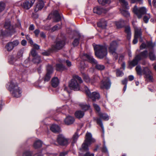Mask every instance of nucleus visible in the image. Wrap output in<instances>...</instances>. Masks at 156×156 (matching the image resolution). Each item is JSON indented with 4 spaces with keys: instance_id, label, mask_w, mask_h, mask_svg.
Instances as JSON below:
<instances>
[{
    "instance_id": "48",
    "label": "nucleus",
    "mask_w": 156,
    "mask_h": 156,
    "mask_svg": "<svg viewBox=\"0 0 156 156\" xmlns=\"http://www.w3.org/2000/svg\"><path fill=\"white\" fill-rule=\"evenodd\" d=\"M30 53L31 55L33 57L36 56H39V55L36 52L35 50L34 49H33L31 50Z\"/></svg>"
},
{
    "instance_id": "36",
    "label": "nucleus",
    "mask_w": 156,
    "mask_h": 156,
    "mask_svg": "<svg viewBox=\"0 0 156 156\" xmlns=\"http://www.w3.org/2000/svg\"><path fill=\"white\" fill-rule=\"evenodd\" d=\"M5 48L8 51H10L13 49V48L10 42H9L5 45Z\"/></svg>"
},
{
    "instance_id": "22",
    "label": "nucleus",
    "mask_w": 156,
    "mask_h": 156,
    "mask_svg": "<svg viewBox=\"0 0 156 156\" xmlns=\"http://www.w3.org/2000/svg\"><path fill=\"white\" fill-rule=\"evenodd\" d=\"M93 12L98 14H100L102 12H105L104 10L99 7H96L93 9Z\"/></svg>"
},
{
    "instance_id": "7",
    "label": "nucleus",
    "mask_w": 156,
    "mask_h": 156,
    "mask_svg": "<svg viewBox=\"0 0 156 156\" xmlns=\"http://www.w3.org/2000/svg\"><path fill=\"white\" fill-rule=\"evenodd\" d=\"M95 140L92 137L91 133L87 132L86 133L84 142L82 145V147L85 150H89L88 147L92 143L95 142Z\"/></svg>"
},
{
    "instance_id": "13",
    "label": "nucleus",
    "mask_w": 156,
    "mask_h": 156,
    "mask_svg": "<svg viewBox=\"0 0 156 156\" xmlns=\"http://www.w3.org/2000/svg\"><path fill=\"white\" fill-rule=\"evenodd\" d=\"M111 83L109 78H106L102 81L101 87L102 89H109L111 86Z\"/></svg>"
},
{
    "instance_id": "31",
    "label": "nucleus",
    "mask_w": 156,
    "mask_h": 156,
    "mask_svg": "<svg viewBox=\"0 0 156 156\" xmlns=\"http://www.w3.org/2000/svg\"><path fill=\"white\" fill-rule=\"evenodd\" d=\"M84 115V112L81 110H78L76 111L75 113L76 117L80 119L83 117Z\"/></svg>"
},
{
    "instance_id": "23",
    "label": "nucleus",
    "mask_w": 156,
    "mask_h": 156,
    "mask_svg": "<svg viewBox=\"0 0 156 156\" xmlns=\"http://www.w3.org/2000/svg\"><path fill=\"white\" fill-rule=\"evenodd\" d=\"M83 37L80 35H79L78 38H75L73 42V44L74 46H77L79 44V40L82 42Z\"/></svg>"
},
{
    "instance_id": "38",
    "label": "nucleus",
    "mask_w": 156,
    "mask_h": 156,
    "mask_svg": "<svg viewBox=\"0 0 156 156\" xmlns=\"http://www.w3.org/2000/svg\"><path fill=\"white\" fill-rule=\"evenodd\" d=\"M56 69L57 71H62L66 69V67L61 64L56 65Z\"/></svg>"
},
{
    "instance_id": "21",
    "label": "nucleus",
    "mask_w": 156,
    "mask_h": 156,
    "mask_svg": "<svg viewBox=\"0 0 156 156\" xmlns=\"http://www.w3.org/2000/svg\"><path fill=\"white\" fill-rule=\"evenodd\" d=\"M50 130L53 132L57 133L60 131L59 127L57 125L53 124L50 126Z\"/></svg>"
},
{
    "instance_id": "6",
    "label": "nucleus",
    "mask_w": 156,
    "mask_h": 156,
    "mask_svg": "<svg viewBox=\"0 0 156 156\" xmlns=\"http://www.w3.org/2000/svg\"><path fill=\"white\" fill-rule=\"evenodd\" d=\"M82 58L83 60H87L90 63L95 65L96 68L98 70H102L105 69V66L104 65L98 63L97 61L90 55L84 54Z\"/></svg>"
},
{
    "instance_id": "55",
    "label": "nucleus",
    "mask_w": 156,
    "mask_h": 156,
    "mask_svg": "<svg viewBox=\"0 0 156 156\" xmlns=\"http://www.w3.org/2000/svg\"><path fill=\"white\" fill-rule=\"evenodd\" d=\"M102 151L103 152H108L107 149L104 144L103 147L102 149Z\"/></svg>"
},
{
    "instance_id": "53",
    "label": "nucleus",
    "mask_w": 156,
    "mask_h": 156,
    "mask_svg": "<svg viewBox=\"0 0 156 156\" xmlns=\"http://www.w3.org/2000/svg\"><path fill=\"white\" fill-rule=\"evenodd\" d=\"M80 67L81 70H83L85 67V63L83 61H82L81 62L80 65Z\"/></svg>"
},
{
    "instance_id": "10",
    "label": "nucleus",
    "mask_w": 156,
    "mask_h": 156,
    "mask_svg": "<svg viewBox=\"0 0 156 156\" xmlns=\"http://www.w3.org/2000/svg\"><path fill=\"white\" fill-rule=\"evenodd\" d=\"M57 141L59 145L66 146L70 142L71 140L70 139L66 138L63 135L60 134L58 136Z\"/></svg>"
},
{
    "instance_id": "12",
    "label": "nucleus",
    "mask_w": 156,
    "mask_h": 156,
    "mask_svg": "<svg viewBox=\"0 0 156 156\" xmlns=\"http://www.w3.org/2000/svg\"><path fill=\"white\" fill-rule=\"evenodd\" d=\"M135 36L134 38L133 41V43L134 44H135L137 42V39L140 37V41H142V39L141 37V32L140 29H139L137 27L135 28Z\"/></svg>"
},
{
    "instance_id": "40",
    "label": "nucleus",
    "mask_w": 156,
    "mask_h": 156,
    "mask_svg": "<svg viewBox=\"0 0 156 156\" xmlns=\"http://www.w3.org/2000/svg\"><path fill=\"white\" fill-rule=\"evenodd\" d=\"M98 2L103 5H105L106 4H110L112 0H98Z\"/></svg>"
},
{
    "instance_id": "35",
    "label": "nucleus",
    "mask_w": 156,
    "mask_h": 156,
    "mask_svg": "<svg viewBox=\"0 0 156 156\" xmlns=\"http://www.w3.org/2000/svg\"><path fill=\"white\" fill-rule=\"evenodd\" d=\"M148 56L151 60L153 61L155 60V56L153 50H150Z\"/></svg>"
},
{
    "instance_id": "42",
    "label": "nucleus",
    "mask_w": 156,
    "mask_h": 156,
    "mask_svg": "<svg viewBox=\"0 0 156 156\" xmlns=\"http://www.w3.org/2000/svg\"><path fill=\"white\" fill-rule=\"evenodd\" d=\"M121 12L124 16L126 17H128L130 16L129 13L127 10L122 9Z\"/></svg>"
},
{
    "instance_id": "16",
    "label": "nucleus",
    "mask_w": 156,
    "mask_h": 156,
    "mask_svg": "<svg viewBox=\"0 0 156 156\" xmlns=\"http://www.w3.org/2000/svg\"><path fill=\"white\" fill-rule=\"evenodd\" d=\"M44 2L42 0H39L36 5V6L34 9V11L35 12L41 10L44 6Z\"/></svg>"
},
{
    "instance_id": "51",
    "label": "nucleus",
    "mask_w": 156,
    "mask_h": 156,
    "mask_svg": "<svg viewBox=\"0 0 156 156\" xmlns=\"http://www.w3.org/2000/svg\"><path fill=\"white\" fill-rule=\"evenodd\" d=\"M5 5L2 2H0V12L2 11L4 9Z\"/></svg>"
},
{
    "instance_id": "28",
    "label": "nucleus",
    "mask_w": 156,
    "mask_h": 156,
    "mask_svg": "<svg viewBox=\"0 0 156 156\" xmlns=\"http://www.w3.org/2000/svg\"><path fill=\"white\" fill-rule=\"evenodd\" d=\"M140 60V58L137 55L133 60L129 63V65L133 66H135L137 64L138 61Z\"/></svg>"
},
{
    "instance_id": "60",
    "label": "nucleus",
    "mask_w": 156,
    "mask_h": 156,
    "mask_svg": "<svg viewBox=\"0 0 156 156\" xmlns=\"http://www.w3.org/2000/svg\"><path fill=\"white\" fill-rule=\"evenodd\" d=\"M40 33V31L38 29H36L34 31V33L36 36H37Z\"/></svg>"
},
{
    "instance_id": "2",
    "label": "nucleus",
    "mask_w": 156,
    "mask_h": 156,
    "mask_svg": "<svg viewBox=\"0 0 156 156\" xmlns=\"http://www.w3.org/2000/svg\"><path fill=\"white\" fill-rule=\"evenodd\" d=\"M6 88L10 91L12 95L16 98H19L21 96L22 91L16 84L11 81L6 85Z\"/></svg>"
},
{
    "instance_id": "30",
    "label": "nucleus",
    "mask_w": 156,
    "mask_h": 156,
    "mask_svg": "<svg viewBox=\"0 0 156 156\" xmlns=\"http://www.w3.org/2000/svg\"><path fill=\"white\" fill-rule=\"evenodd\" d=\"M139 56V58L141 59L147 58L148 56V52L147 51L145 50L140 53V54L137 55Z\"/></svg>"
},
{
    "instance_id": "20",
    "label": "nucleus",
    "mask_w": 156,
    "mask_h": 156,
    "mask_svg": "<svg viewBox=\"0 0 156 156\" xmlns=\"http://www.w3.org/2000/svg\"><path fill=\"white\" fill-rule=\"evenodd\" d=\"M74 121V118L71 116H67L64 119L65 123L67 125H69L73 124Z\"/></svg>"
},
{
    "instance_id": "32",
    "label": "nucleus",
    "mask_w": 156,
    "mask_h": 156,
    "mask_svg": "<svg viewBox=\"0 0 156 156\" xmlns=\"http://www.w3.org/2000/svg\"><path fill=\"white\" fill-rule=\"evenodd\" d=\"M119 1L123 8L127 9H129L128 2L125 0H119Z\"/></svg>"
},
{
    "instance_id": "19",
    "label": "nucleus",
    "mask_w": 156,
    "mask_h": 156,
    "mask_svg": "<svg viewBox=\"0 0 156 156\" xmlns=\"http://www.w3.org/2000/svg\"><path fill=\"white\" fill-rule=\"evenodd\" d=\"M83 76L84 80L87 83H90L93 84L96 81L94 77L92 79H90L88 75L85 74H83Z\"/></svg>"
},
{
    "instance_id": "62",
    "label": "nucleus",
    "mask_w": 156,
    "mask_h": 156,
    "mask_svg": "<svg viewBox=\"0 0 156 156\" xmlns=\"http://www.w3.org/2000/svg\"><path fill=\"white\" fill-rule=\"evenodd\" d=\"M137 1L140 2V3H142L141 0H131V3H135Z\"/></svg>"
},
{
    "instance_id": "47",
    "label": "nucleus",
    "mask_w": 156,
    "mask_h": 156,
    "mask_svg": "<svg viewBox=\"0 0 156 156\" xmlns=\"http://www.w3.org/2000/svg\"><path fill=\"white\" fill-rule=\"evenodd\" d=\"M23 50H20L18 52L16 56L17 58H19L23 56Z\"/></svg>"
},
{
    "instance_id": "58",
    "label": "nucleus",
    "mask_w": 156,
    "mask_h": 156,
    "mask_svg": "<svg viewBox=\"0 0 156 156\" xmlns=\"http://www.w3.org/2000/svg\"><path fill=\"white\" fill-rule=\"evenodd\" d=\"M66 64L67 66L68 67H70L71 66L72 64L71 62L68 60H67L66 61Z\"/></svg>"
},
{
    "instance_id": "9",
    "label": "nucleus",
    "mask_w": 156,
    "mask_h": 156,
    "mask_svg": "<svg viewBox=\"0 0 156 156\" xmlns=\"http://www.w3.org/2000/svg\"><path fill=\"white\" fill-rule=\"evenodd\" d=\"M119 45L118 43L116 41L112 42L108 48L109 52L113 55L115 60L118 58V55L116 52V51Z\"/></svg>"
},
{
    "instance_id": "11",
    "label": "nucleus",
    "mask_w": 156,
    "mask_h": 156,
    "mask_svg": "<svg viewBox=\"0 0 156 156\" xmlns=\"http://www.w3.org/2000/svg\"><path fill=\"white\" fill-rule=\"evenodd\" d=\"M133 11L139 18H140L143 15L146 13L147 9L144 7L138 8L137 6L135 5L133 8Z\"/></svg>"
},
{
    "instance_id": "33",
    "label": "nucleus",
    "mask_w": 156,
    "mask_h": 156,
    "mask_svg": "<svg viewBox=\"0 0 156 156\" xmlns=\"http://www.w3.org/2000/svg\"><path fill=\"white\" fill-rule=\"evenodd\" d=\"M32 61L35 63L39 64L41 62V60L40 56H37L33 57Z\"/></svg>"
},
{
    "instance_id": "57",
    "label": "nucleus",
    "mask_w": 156,
    "mask_h": 156,
    "mask_svg": "<svg viewBox=\"0 0 156 156\" xmlns=\"http://www.w3.org/2000/svg\"><path fill=\"white\" fill-rule=\"evenodd\" d=\"M84 156H94V154L93 153L91 154L88 151L84 155Z\"/></svg>"
},
{
    "instance_id": "29",
    "label": "nucleus",
    "mask_w": 156,
    "mask_h": 156,
    "mask_svg": "<svg viewBox=\"0 0 156 156\" xmlns=\"http://www.w3.org/2000/svg\"><path fill=\"white\" fill-rule=\"evenodd\" d=\"M125 32L127 34V38L128 40H130L131 37V32L130 31V27L129 26L125 27Z\"/></svg>"
},
{
    "instance_id": "18",
    "label": "nucleus",
    "mask_w": 156,
    "mask_h": 156,
    "mask_svg": "<svg viewBox=\"0 0 156 156\" xmlns=\"http://www.w3.org/2000/svg\"><path fill=\"white\" fill-rule=\"evenodd\" d=\"M155 44L154 43H153L152 42H147L146 44L142 43L140 46L141 49L148 48L151 49H152L155 46Z\"/></svg>"
},
{
    "instance_id": "49",
    "label": "nucleus",
    "mask_w": 156,
    "mask_h": 156,
    "mask_svg": "<svg viewBox=\"0 0 156 156\" xmlns=\"http://www.w3.org/2000/svg\"><path fill=\"white\" fill-rule=\"evenodd\" d=\"M116 76H121L123 75V73L122 71H120L119 69L116 70Z\"/></svg>"
},
{
    "instance_id": "26",
    "label": "nucleus",
    "mask_w": 156,
    "mask_h": 156,
    "mask_svg": "<svg viewBox=\"0 0 156 156\" xmlns=\"http://www.w3.org/2000/svg\"><path fill=\"white\" fill-rule=\"evenodd\" d=\"M59 81L57 77L53 78L51 80V84L52 87H56L58 85Z\"/></svg>"
},
{
    "instance_id": "34",
    "label": "nucleus",
    "mask_w": 156,
    "mask_h": 156,
    "mask_svg": "<svg viewBox=\"0 0 156 156\" xmlns=\"http://www.w3.org/2000/svg\"><path fill=\"white\" fill-rule=\"evenodd\" d=\"M100 118L105 120H108L109 119L108 116L106 114L99 113L98 114Z\"/></svg>"
},
{
    "instance_id": "8",
    "label": "nucleus",
    "mask_w": 156,
    "mask_h": 156,
    "mask_svg": "<svg viewBox=\"0 0 156 156\" xmlns=\"http://www.w3.org/2000/svg\"><path fill=\"white\" fill-rule=\"evenodd\" d=\"M83 90L85 91L87 95L91 98L93 101H95L96 99H98L100 97L99 94L96 92L90 93L88 88L86 86H84L83 88Z\"/></svg>"
},
{
    "instance_id": "45",
    "label": "nucleus",
    "mask_w": 156,
    "mask_h": 156,
    "mask_svg": "<svg viewBox=\"0 0 156 156\" xmlns=\"http://www.w3.org/2000/svg\"><path fill=\"white\" fill-rule=\"evenodd\" d=\"M93 106L96 111L97 112H98V113H100V111L101 109L99 106L95 103H93Z\"/></svg>"
},
{
    "instance_id": "25",
    "label": "nucleus",
    "mask_w": 156,
    "mask_h": 156,
    "mask_svg": "<svg viewBox=\"0 0 156 156\" xmlns=\"http://www.w3.org/2000/svg\"><path fill=\"white\" fill-rule=\"evenodd\" d=\"M53 14L54 17L55 21L58 22L61 20V17L57 11L56 10L54 11Z\"/></svg>"
},
{
    "instance_id": "27",
    "label": "nucleus",
    "mask_w": 156,
    "mask_h": 156,
    "mask_svg": "<svg viewBox=\"0 0 156 156\" xmlns=\"http://www.w3.org/2000/svg\"><path fill=\"white\" fill-rule=\"evenodd\" d=\"M80 107L84 111H87L90 108V106L89 105H86L83 103H80L79 104Z\"/></svg>"
},
{
    "instance_id": "52",
    "label": "nucleus",
    "mask_w": 156,
    "mask_h": 156,
    "mask_svg": "<svg viewBox=\"0 0 156 156\" xmlns=\"http://www.w3.org/2000/svg\"><path fill=\"white\" fill-rule=\"evenodd\" d=\"M23 156H32V155L30 152L27 151L23 153Z\"/></svg>"
},
{
    "instance_id": "24",
    "label": "nucleus",
    "mask_w": 156,
    "mask_h": 156,
    "mask_svg": "<svg viewBox=\"0 0 156 156\" xmlns=\"http://www.w3.org/2000/svg\"><path fill=\"white\" fill-rule=\"evenodd\" d=\"M97 25L98 27L105 29L107 26V22L104 19H102L98 23Z\"/></svg>"
},
{
    "instance_id": "37",
    "label": "nucleus",
    "mask_w": 156,
    "mask_h": 156,
    "mask_svg": "<svg viewBox=\"0 0 156 156\" xmlns=\"http://www.w3.org/2000/svg\"><path fill=\"white\" fill-rule=\"evenodd\" d=\"M42 143L40 140H37L34 143V146L35 148H37L41 146Z\"/></svg>"
},
{
    "instance_id": "15",
    "label": "nucleus",
    "mask_w": 156,
    "mask_h": 156,
    "mask_svg": "<svg viewBox=\"0 0 156 156\" xmlns=\"http://www.w3.org/2000/svg\"><path fill=\"white\" fill-rule=\"evenodd\" d=\"M35 1V0H27L23 3V7L26 9H28L33 6Z\"/></svg>"
},
{
    "instance_id": "46",
    "label": "nucleus",
    "mask_w": 156,
    "mask_h": 156,
    "mask_svg": "<svg viewBox=\"0 0 156 156\" xmlns=\"http://www.w3.org/2000/svg\"><path fill=\"white\" fill-rule=\"evenodd\" d=\"M16 61L15 58L13 56H10L9 59V63L11 64H13L14 62Z\"/></svg>"
},
{
    "instance_id": "61",
    "label": "nucleus",
    "mask_w": 156,
    "mask_h": 156,
    "mask_svg": "<svg viewBox=\"0 0 156 156\" xmlns=\"http://www.w3.org/2000/svg\"><path fill=\"white\" fill-rule=\"evenodd\" d=\"M21 44L23 46H25L27 44V41L25 40H22L21 42Z\"/></svg>"
},
{
    "instance_id": "17",
    "label": "nucleus",
    "mask_w": 156,
    "mask_h": 156,
    "mask_svg": "<svg viewBox=\"0 0 156 156\" xmlns=\"http://www.w3.org/2000/svg\"><path fill=\"white\" fill-rule=\"evenodd\" d=\"M65 42L63 41H61L56 42L55 45H54L52 49L53 50H59L61 49L64 45Z\"/></svg>"
},
{
    "instance_id": "41",
    "label": "nucleus",
    "mask_w": 156,
    "mask_h": 156,
    "mask_svg": "<svg viewBox=\"0 0 156 156\" xmlns=\"http://www.w3.org/2000/svg\"><path fill=\"white\" fill-rule=\"evenodd\" d=\"M94 119L96 120L97 123L98 124H99L101 126L103 132H104V126H103L101 120L98 118H94Z\"/></svg>"
},
{
    "instance_id": "50",
    "label": "nucleus",
    "mask_w": 156,
    "mask_h": 156,
    "mask_svg": "<svg viewBox=\"0 0 156 156\" xmlns=\"http://www.w3.org/2000/svg\"><path fill=\"white\" fill-rule=\"evenodd\" d=\"M61 28L60 25L59 24H57L53 27L52 29L51 30L53 31H54L60 29Z\"/></svg>"
},
{
    "instance_id": "4",
    "label": "nucleus",
    "mask_w": 156,
    "mask_h": 156,
    "mask_svg": "<svg viewBox=\"0 0 156 156\" xmlns=\"http://www.w3.org/2000/svg\"><path fill=\"white\" fill-rule=\"evenodd\" d=\"M82 82L83 80L80 77L77 75L74 76L69 83V87L71 89L79 90L80 89L79 84Z\"/></svg>"
},
{
    "instance_id": "44",
    "label": "nucleus",
    "mask_w": 156,
    "mask_h": 156,
    "mask_svg": "<svg viewBox=\"0 0 156 156\" xmlns=\"http://www.w3.org/2000/svg\"><path fill=\"white\" fill-rule=\"evenodd\" d=\"M12 44V46L13 47V48L14 47H16L19 44V42L18 40H16L13 41L12 42H10Z\"/></svg>"
},
{
    "instance_id": "1",
    "label": "nucleus",
    "mask_w": 156,
    "mask_h": 156,
    "mask_svg": "<svg viewBox=\"0 0 156 156\" xmlns=\"http://www.w3.org/2000/svg\"><path fill=\"white\" fill-rule=\"evenodd\" d=\"M136 70L137 73L140 75L143 74L145 80L147 82H151L153 81V77L152 73L147 67H144L141 70V67L140 66H137L136 67Z\"/></svg>"
},
{
    "instance_id": "63",
    "label": "nucleus",
    "mask_w": 156,
    "mask_h": 156,
    "mask_svg": "<svg viewBox=\"0 0 156 156\" xmlns=\"http://www.w3.org/2000/svg\"><path fill=\"white\" fill-rule=\"evenodd\" d=\"M34 29V26L33 24H31L29 27L30 30H33Z\"/></svg>"
},
{
    "instance_id": "64",
    "label": "nucleus",
    "mask_w": 156,
    "mask_h": 156,
    "mask_svg": "<svg viewBox=\"0 0 156 156\" xmlns=\"http://www.w3.org/2000/svg\"><path fill=\"white\" fill-rule=\"evenodd\" d=\"M127 82V80L125 79L122 81V83L123 84L126 85Z\"/></svg>"
},
{
    "instance_id": "59",
    "label": "nucleus",
    "mask_w": 156,
    "mask_h": 156,
    "mask_svg": "<svg viewBox=\"0 0 156 156\" xmlns=\"http://www.w3.org/2000/svg\"><path fill=\"white\" fill-rule=\"evenodd\" d=\"M67 154V151H64L60 153V156H65Z\"/></svg>"
},
{
    "instance_id": "14",
    "label": "nucleus",
    "mask_w": 156,
    "mask_h": 156,
    "mask_svg": "<svg viewBox=\"0 0 156 156\" xmlns=\"http://www.w3.org/2000/svg\"><path fill=\"white\" fill-rule=\"evenodd\" d=\"M47 73L44 78L45 81H48L51 78V75L53 72V69L52 66L51 65H48L47 67Z\"/></svg>"
},
{
    "instance_id": "3",
    "label": "nucleus",
    "mask_w": 156,
    "mask_h": 156,
    "mask_svg": "<svg viewBox=\"0 0 156 156\" xmlns=\"http://www.w3.org/2000/svg\"><path fill=\"white\" fill-rule=\"evenodd\" d=\"M95 55L98 58H102L107 55V48L104 46L93 44Z\"/></svg>"
},
{
    "instance_id": "39",
    "label": "nucleus",
    "mask_w": 156,
    "mask_h": 156,
    "mask_svg": "<svg viewBox=\"0 0 156 156\" xmlns=\"http://www.w3.org/2000/svg\"><path fill=\"white\" fill-rule=\"evenodd\" d=\"M79 137L78 134L77 133H76L73 135L72 138V143L73 144L75 143L77 141L78 138Z\"/></svg>"
},
{
    "instance_id": "56",
    "label": "nucleus",
    "mask_w": 156,
    "mask_h": 156,
    "mask_svg": "<svg viewBox=\"0 0 156 156\" xmlns=\"http://www.w3.org/2000/svg\"><path fill=\"white\" fill-rule=\"evenodd\" d=\"M33 46L34 48L38 50L40 48V46L37 44H34Z\"/></svg>"
},
{
    "instance_id": "43",
    "label": "nucleus",
    "mask_w": 156,
    "mask_h": 156,
    "mask_svg": "<svg viewBox=\"0 0 156 156\" xmlns=\"http://www.w3.org/2000/svg\"><path fill=\"white\" fill-rule=\"evenodd\" d=\"M151 18V16L149 14H147L144 16V21L146 23H148L149 20Z\"/></svg>"
},
{
    "instance_id": "54",
    "label": "nucleus",
    "mask_w": 156,
    "mask_h": 156,
    "mask_svg": "<svg viewBox=\"0 0 156 156\" xmlns=\"http://www.w3.org/2000/svg\"><path fill=\"white\" fill-rule=\"evenodd\" d=\"M42 54L43 55L48 56L50 54V52L48 51H44L42 53Z\"/></svg>"
},
{
    "instance_id": "5",
    "label": "nucleus",
    "mask_w": 156,
    "mask_h": 156,
    "mask_svg": "<svg viewBox=\"0 0 156 156\" xmlns=\"http://www.w3.org/2000/svg\"><path fill=\"white\" fill-rule=\"evenodd\" d=\"M4 27L7 30L6 31L5 30H1L0 31V36L5 37L7 36L9 34H12L16 32L13 25L11 23L9 20H7L5 22Z\"/></svg>"
}]
</instances>
